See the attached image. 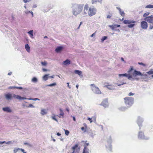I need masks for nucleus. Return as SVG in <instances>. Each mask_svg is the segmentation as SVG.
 Returning <instances> with one entry per match:
<instances>
[{"instance_id":"nucleus-24","label":"nucleus","mask_w":153,"mask_h":153,"mask_svg":"<svg viewBox=\"0 0 153 153\" xmlns=\"http://www.w3.org/2000/svg\"><path fill=\"white\" fill-rule=\"evenodd\" d=\"M89 149H88L84 148L82 153H89Z\"/></svg>"},{"instance_id":"nucleus-40","label":"nucleus","mask_w":153,"mask_h":153,"mask_svg":"<svg viewBox=\"0 0 153 153\" xmlns=\"http://www.w3.org/2000/svg\"><path fill=\"white\" fill-rule=\"evenodd\" d=\"M20 150V149L19 148H17V149H14L13 150V152L14 153H15L17 152V151L19 150Z\"/></svg>"},{"instance_id":"nucleus-36","label":"nucleus","mask_w":153,"mask_h":153,"mask_svg":"<svg viewBox=\"0 0 153 153\" xmlns=\"http://www.w3.org/2000/svg\"><path fill=\"white\" fill-rule=\"evenodd\" d=\"M107 38V36H104L102 37V38L101 39V40L102 42H103V41L105 39H106Z\"/></svg>"},{"instance_id":"nucleus-62","label":"nucleus","mask_w":153,"mask_h":153,"mask_svg":"<svg viewBox=\"0 0 153 153\" xmlns=\"http://www.w3.org/2000/svg\"><path fill=\"white\" fill-rule=\"evenodd\" d=\"M29 106L30 107H33V105L32 104H30Z\"/></svg>"},{"instance_id":"nucleus-26","label":"nucleus","mask_w":153,"mask_h":153,"mask_svg":"<svg viewBox=\"0 0 153 153\" xmlns=\"http://www.w3.org/2000/svg\"><path fill=\"white\" fill-rule=\"evenodd\" d=\"M60 113L59 114V117H61L62 116L63 117L64 115V113L63 112L62 110L61 109H60Z\"/></svg>"},{"instance_id":"nucleus-14","label":"nucleus","mask_w":153,"mask_h":153,"mask_svg":"<svg viewBox=\"0 0 153 153\" xmlns=\"http://www.w3.org/2000/svg\"><path fill=\"white\" fill-rule=\"evenodd\" d=\"M109 27H110L112 30H114V29L117 27H120V25H109Z\"/></svg>"},{"instance_id":"nucleus-4","label":"nucleus","mask_w":153,"mask_h":153,"mask_svg":"<svg viewBox=\"0 0 153 153\" xmlns=\"http://www.w3.org/2000/svg\"><path fill=\"white\" fill-rule=\"evenodd\" d=\"M144 20L147 22H148L152 24V25H150L149 26V29H152L153 28V15H152L151 16H148L144 18Z\"/></svg>"},{"instance_id":"nucleus-18","label":"nucleus","mask_w":153,"mask_h":153,"mask_svg":"<svg viewBox=\"0 0 153 153\" xmlns=\"http://www.w3.org/2000/svg\"><path fill=\"white\" fill-rule=\"evenodd\" d=\"M63 48L61 46H59L57 47L55 49V51L56 52H60L62 49Z\"/></svg>"},{"instance_id":"nucleus-30","label":"nucleus","mask_w":153,"mask_h":153,"mask_svg":"<svg viewBox=\"0 0 153 153\" xmlns=\"http://www.w3.org/2000/svg\"><path fill=\"white\" fill-rule=\"evenodd\" d=\"M149 14L150 13L149 12H146L143 15V17L145 18L147 17V16H148Z\"/></svg>"},{"instance_id":"nucleus-21","label":"nucleus","mask_w":153,"mask_h":153,"mask_svg":"<svg viewBox=\"0 0 153 153\" xmlns=\"http://www.w3.org/2000/svg\"><path fill=\"white\" fill-rule=\"evenodd\" d=\"M102 0H92L91 3L94 4L97 2H101Z\"/></svg>"},{"instance_id":"nucleus-3","label":"nucleus","mask_w":153,"mask_h":153,"mask_svg":"<svg viewBox=\"0 0 153 153\" xmlns=\"http://www.w3.org/2000/svg\"><path fill=\"white\" fill-rule=\"evenodd\" d=\"M124 102L125 104L130 107L133 104L134 102V98L132 97H126L124 98Z\"/></svg>"},{"instance_id":"nucleus-7","label":"nucleus","mask_w":153,"mask_h":153,"mask_svg":"<svg viewBox=\"0 0 153 153\" xmlns=\"http://www.w3.org/2000/svg\"><path fill=\"white\" fill-rule=\"evenodd\" d=\"M91 86H92L91 89L96 94H100L101 93V91L99 88L96 87L95 85L94 84H91Z\"/></svg>"},{"instance_id":"nucleus-44","label":"nucleus","mask_w":153,"mask_h":153,"mask_svg":"<svg viewBox=\"0 0 153 153\" xmlns=\"http://www.w3.org/2000/svg\"><path fill=\"white\" fill-rule=\"evenodd\" d=\"M126 77H128V79H129L132 78V76L130 75V74H128V76H127Z\"/></svg>"},{"instance_id":"nucleus-25","label":"nucleus","mask_w":153,"mask_h":153,"mask_svg":"<svg viewBox=\"0 0 153 153\" xmlns=\"http://www.w3.org/2000/svg\"><path fill=\"white\" fill-rule=\"evenodd\" d=\"M48 74H45L44 75L43 77V79L45 81L47 80L48 79Z\"/></svg>"},{"instance_id":"nucleus-11","label":"nucleus","mask_w":153,"mask_h":153,"mask_svg":"<svg viewBox=\"0 0 153 153\" xmlns=\"http://www.w3.org/2000/svg\"><path fill=\"white\" fill-rule=\"evenodd\" d=\"M143 121V120L142 118L140 117H138L137 119V123L140 127L142 126V123Z\"/></svg>"},{"instance_id":"nucleus-13","label":"nucleus","mask_w":153,"mask_h":153,"mask_svg":"<svg viewBox=\"0 0 153 153\" xmlns=\"http://www.w3.org/2000/svg\"><path fill=\"white\" fill-rule=\"evenodd\" d=\"M134 76H143V75L140 71H137L136 70H134L133 73Z\"/></svg>"},{"instance_id":"nucleus-33","label":"nucleus","mask_w":153,"mask_h":153,"mask_svg":"<svg viewBox=\"0 0 153 153\" xmlns=\"http://www.w3.org/2000/svg\"><path fill=\"white\" fill-rule=\"evenodd\" d=\"M28 33L31 35L30 36L31 37H32L33 36V30H30L28 32Z\"/></svg>"},{"instance_id":"nucleus-58","label":"nucleus","mask_w":153,"mask_h":153,"mask_svg":"<svg viewBox=\"0 0 153 153\" xmlns=\"http://www.w3.org/2000/svg\"><path fill=\"white\" fill-rule=\"evenodd\" d=\"M73 120L74 121H75L76 120V119H75V117H73Z\"/></svg>"},{"instance_id":"nucleus-32","label":"nucleus","mask_w":153,"mask_h":153,"mask_svg":"<svg viewBox=\"0 0 153 153\" xmlns=\"http://www.w3.org/2000/svg\"><path fill=\"white\" fill-rule=\"evenodd\" d=\"M32 81L33 82H36L37 81V79L36 77H34L32 78Z\"/></svg>"},{"instance_id":"nucleus-48","label":"nucleus","mask_w":153,"mask_h":153,"mask_svg":"<svg viewBox=\"0 0 153 153\" xmlns=\"http://www.w3.org/2000/svg\"><path fill=\"white\" fill-rule=\"evenodd\" d=\"M134 94L131 93V92H130L128 94V96H133L134 95Z\"/></svg>"},{"instance_id":"nucleus-10","label":"nucleus","mask_w":153,"mask_h":153,"mask_svg":"<svg viewBox=\"0 0 153 153\" xmlns=\"http://www.w3.org/2000/svg\"><path fill=\"white\" fill-rule=\"evenodd\" d=\"M138 137L140 139H147L148 138H146L144 136V133L142 131H140L139 132Z\"/></svg>"},{"instance_id":"nucleus-60","label":"nucleus","mask_w":153,"mask_h":153,"mask_svg":"<svg viewBox=\"0 0 153 153\" xmlns=\"http://www.w3.org/2000/svg\"><path fill=\"white\" fill-rule=\"evenodd\" d=\"M33 7H34V8L36 7H37V6L36 4L34 5H33Z\"/></svg>"},{"instance_id":"nucleus-53","label":"nucleus","mask_w":153,"mask_h":153,"mask_svg":"<svg viewBox=\"0 0 153 153\" xmlns=\"http://www.w3.org/2000/svg\"><path fill=\"white\" fill-rule=\"evenodd\" d=\"M111 17V16L110 15H108L107 16V18H110Z\"/></svg>"},{"instance_id":"nucleus-31","label":"nucleus","mask_w":153,"mask_h":153,"mask_svg":"<svg viewBox=\"0 0 153 153\" xmlns=\"http://www.w3.org/2000/svg\"><path fill=\"white\" fill-rule=\"evenodd\" d=\"M86 142H87V141H86L85 142V143L84 144V148L88 149L87 148V147L89 145V143H87Z\"/></svg>"},{"instance_id":"nucleus-64","label":"nucleus","mask_w":153,"mask_h":153,"mask_svg":"<svg viewBox=\"0 0 153 153\" xmlns=\"http://www.w3.org/2000/svg\"><path fill=\"white\" fill-rule=\"evenodd\" d=\"M24 144L25 145H27L28 144L27 143H24Z\"/></svg>"},{"instance_id":"nucleus-1","label":"nucleus","mask_w":153,"mask_h":153,"mask_svg":"<svg viewBox=\"0 0 153 153\" xmlns=\"http://www.w3.org/2000/svg\"><path fill=\"white\" fill-rule=\"evenodd\" d=\"M97 11V9L94 7H89L88 4H86L84 6L82 14L84 16L91 17L95 15Z\"/></svg>"},{"instance_id":"nucleus-16","label":"nucleus","mask_w":153,"mask_h":153,"mask_svg":"<svg viewBox=\"0 0 153 153\" xmlns=\"http://www.w3.org/2000/svg\"><path fill=\"white\" fill-rule=\"evenodd\" d=\"M117 8L119 10L121 16L123 17L125 15V13L123 11H121L120 8L119 7H117Z\"/></svg>"},{"instance_id":"nucleus-45","label":"nucleus","mask_w":153,"mask_h":153,"mask_svg":"<svg viewBox=\"0 0 153 153\" xmlns=\"http://www.w3.org/2000/svg\"><path fill=\"white\" fill-rule=\"evenodd\" d=\"M81 129L82 131H84V132H85L86 131V129L83 127L81 128Z\"/></svg>"},{"instance_id":"nucleus-20","label":"nucleus","mask_w":153,"mask_h":153,"mask_svg":"<svg viewBox=\"0 0 153 153\" xmlns=\"http://www.w3.org/2000/svg\"><path fill=\"white\" fill-rule=\"evenodd\" d=\"M25 48L26 51L28 52H30V48L29 45L28 44L25 45Z\"/></svg>"},{"instance_id":"nucleus-19","label":"nucleus","mask_w":153,"mask_h":153,"mask_svg":"<svg viewBox=\"0 0 153 153\" xmlns=\"http://www.w3.org/2000/svg\"><path fill=\"white\" fill-rule=\"evenodd\" d=\"M104 87L107 88L109 90H112L113 89L112 85L108 84H107V85H105Z\"/></svg>"},{"instance_id":"nucleus-27","label":"nucleus","mask_w":153,"mask_h":153,"mask_svg":"<svg viewBox=\"0 0 153 153\" xmlns=\"http://www.w3.org/2000/svg\"><path fill=\"white\" fill-rule=\"evenodd\" d=\"M145 8H153V5L149 4L146 6Z\"/></svg>"},{"instance_id":"nucleus-51","label":"nucleus","mask_w":153,"mask_h":153,"mask_svg":"<svg viewBox=\"0 0 153 153\" xmlns=\"http://www.w3.org/2000/svg\"><path fill=\"white\" fill-rule=\"evenodd\" d=\"M82 22H80V25H79V26H78V27L77 28V29H79V28L80 26L82 24Z\"/></svg>"},{"instance_id":"nucleus-12","label":"nucleus","mask_w":153,"mask_h":153,"mask_svg":"<svg viewBox=\"0 0 153 153\" xmlns=\"http://www.w3.org/2000/svg\"><path fill=\"white\" fill-rule=\"evenodd\" d=\"M12 97H13L15 99H19L20 100H24V99H26V98L22 97L20 96H19V95H16L15 94H13V96H12Z\"/></svg>"},{"instance_id":"nucleus-2","label":"nucleus","mask_w":153,"mask_h":153,"mask_svg":"<svg viewBox=\"0 0 153 153\" xmlns=\"http://www.w3.org/2000/svg\"><path fill=\"white\" fill-rule=\"evenodd\" d=\"M83 4H79L77 5L76 8L73 10V13L75 16H76L81 13L84 8Z\"/></svg>"},{"instance_id":"nucleus-15","label":"nucleus","mask_w":153,"mask_h":153,"mask_svg":"<svg viewBox=\"0 0 153 153\" xmlns=\"http://www.w3.org/2000/svg\"><path fill=\"white\" fill-rule=\"evenodd\" d=\"M3 110L4 111L8 112H12L11 110L9 107H8L3 108Z\"/></svg>"},{"instance_id":"nucleus-35","label":"nucleus","mask_w":153,"mask_h":153,"mask_svg":"<svg viewBox=\"0 0 153 153\" xmlns=\"http://www.w3.org/2000/svg\"><path fill=\"white\" fill-rule=\"evenodd\" d=\"M41 63L43 66H46L47 65V63L45 61H44V62H42Z\"/></svg>"},{"instance_id":"nucleus-34","label":"nucleus","mask_w":153,"mask_h":153,"mask_svg":"<svg viewBox=\"0 0 153 153\" xmlns=\"http://www.w3.org/2000/svg\"><path fill=\"white\" fill-rule=\"evenodd\" d=\"M9 88L12 89V88H17V89H22V88L21 87H10Z\"/></svg>"},{"instance_id":"nucleus-9","label":"nucleus","mask_w":153,"mask_h":153,"mask_svg":"<svg viewBox=\"0 0 153 153\" xmlns=\"http://www.w3.org/2000/svg\"><path fill=\"white\" fill-rule=\"evenodd\" d=\"M140 26L143 29H146L148 27V24L146 21H143L140 23Z\"/></svg>"},{"instance_id":"nucleus-29","label":"nucleus","mask_w":153,"mask_h":153,"mask_svg":"<svg viewBox=\"0 0 153 153\" xmlns=\"http://www.w3.org/2000/svg\"><path fill=\"white\" fill-rule=\"evenodd\" d=\"M147 73L149 75L153 74V69H151L149 71L147 72Z\"/></svg>"},{"instance_id":"nucleus-28","label":"nucleus","mask_w":153,"mask_h":153,"mask_svg":"<svg viewBox=\"0 0 153 153\" xmlns=\"http://www.w3.org/2000/svg\"><path fill=\"white\" fill-rule=\"evenodd\" d=\"M75 73L79 75H81L82 74V72L81 71L79 70H76L75 71Z\"/></svg>"},{"instance_id":"nucleus-43","label":"nucleus","mask_w":153,"mask_h":153,"mask_svg":"<svg viewBox=\"0 0 153 153\" xmlns=\"http://www.w3.org/2000/svg\"><path fill=\"white\" fill-rule=\"evenodd\" d=\"M138 64L139 65H142L144 66H146V65L145 64L142 62H138Z\"/></svg>"},{"instance_id":"nucleus-52","label":"nucleus","mask_w":153,"mask_h":153,"mask_svg":"<svg viewBox=\"0 0 153 153\" xmlns=\"http://www.w3.org/2000/svg\"><path fill=\"white\" fill-rule=\"evenodd\" d=\"M32 100H39V99L37 98H35L34 99H32Z\"/></svg>"},{"instance_id":"nucleus-56","label":"nucleus","mask_w":153,"mask_h":153,"mask_svg":"<svg viewBox=\"0 0 153 153\" xmlns=\"http://www.w3.org/2000/svg\"><path fill=\"white\" fill-rule=\"evenodd\" d=\"M12 72H10L8 73V75H11L12 74Z\"/></svg>"},{"instance_id":"nucleus-5","label":"nucleus","mask_w":153,"mask_h":153,"mask_svg":"<svg viewBox=\"0 0 153 153\" xmlns=\"http://www.w3.org/2000/svg\"><path fill=\"white\" fill-rule=\"evenodd\" d=\"M136 22V21L134 20H125L123 21V23L125 24H128V26L129 28H131L133 27L135 25V24H134V23Z\"/></svg>"},{"instance_id":"nucleus-46","label":"nucleus","mask_w":153,"mask_h":153,"mask_svg":"<svg viewBox=\"0 0 153 153\" xmlns=\"http://www.w3.org/2000/svg\"><path fill=\"white\" fill-rule=\"evenodd\" d=\"M30 13L32 15V17H33V12L32 11L30 12V11H29L27 12V13Z\"/></svg>"},{"instance_id":"nucleus-55","label":"nucleus","mask_w":153,"mask_h":153,"mask_svg":"<svg viewBox=\"0 0 153 153\" xmlns=\"http://www.w3.org/2000/svg\"><path fill=\"white\" fill-rule=\"evenodd\" d=\"M21 151L23 152V153H25L26 152H25V150H24V149H21Z\"/></svg>"},{"instance_id":"nucleus-63","label":"nucleus","mask_w":153,"mask_h":153,"mask_svg":"<svg viewBox=\"0 0 153 153\" xmlns=\"http://www.w3.org/2000/svg\"><path fill=\"white\" fill-rule=\"evenodd\" d=\"M76 88H77V89H78V87H79V85H76Z\"/></svg>"},{"instance_id":"nucleus-42","label":"nucleus","mask_w":153,"mask_h":153,"mask_svg":"<svg viewBox=\"0 0 153 153\" xmlns=\"http://www.w3.org/2000/svg\"><path fill=\"white\" fill-rule=\"evenodd\" d=\"M56 85V83H53L52 84H50L48 85V86H55Z\"/></svg>"},{"instance_id":"nucleus-6","label":"nucleus","mask_w":153,"mask_h":153,"mask_svg":"<svg viewBox=\"0 0 153 153\" xmlns=\"http://www.w3.org/2000/svg\"><path fill=\"white\" fill-rule=\"evenodd\" d=\"M71 149L73 150V152L68 153H79L80 150V147L78 144H76L72 147Z\"/></svg>"},{"instance_id":"nucleus-47","label":"nucleus","mask_w":153,"mask_h":153,"mask_svg":"<svg viewBox=\"0 0 153 153\" xmlns=\"http://www.w3.org/2000/svg\"><path fill=\"white\" fill-rule=\"evenodd\" d=\"M31 0H23V1L25 3H27L30 1Z\"/></svg>"},{"instance_id":"nucleus-61","label":"nucleus","mask_w":153,"mask_h":153,"mask_svg":"<svg viewBox=\"0 0 153 153\" xmlns=\"http://www.w3.org/2000/svg\"><path fill=\"white\" fill-rule=\"evenodd\" d=\"M67 84H68V87L70 88V87H69V82H68L67 83Z\"/></svg>"},{"instance_id":"nucleus-54","label":"nucleus","mask_w":153,"mask_h":153,"mask_svg":"<svg viewBox=\"0 0 153 153\" xmlns=\"http://www.w3.org/2000/svg\"><path fill=\"white\" fill-rule=\"evenodd\" d=\"M42 70L43 71H47L48 70L45 68H43Z\"/></svg>"},{"instance_id":"nucleus-59","label":"nucleus","mask_w":153,"mask_h":153,"mask_svg":"<svg viewBox=\"0 0 153 153\" xmlns=\"http://www.w3.org/2000/svg\"><path fill=\"white\" fill-rule=\"evenodd\" d=\"M121 60L122 61L125 62V61H124V59H123V57H121Z\"/></svg>"},{"instance_id":"nucleus-37","label":"nucleus","mask_w":153,"mask_h":153,"mask_svg":"<svg viewBox=\"0 0 153 153\" xmlns=\"http://www.w3.org/2000/svg\"><path fill=\"white\" fill-rule=\"evenodd\" d=\"M119 76L120 77L121 76H124L127 77V76H128V74H119Z\"/></svg>"},{"instance_id":"nucleus-38","label":"nucleus","mask_w":153,"mask_h":153,"mask_svg":"<svg viewBox=\"0 0 153 153\" xmlns=\"http://www.w3.org/2000/svg\"><path fill=\"white\" fill-rule=\"evenodd\" d=\"M65 131V134L66 135H68L69 134V131L67 130H64Z\"/></svg>"},{"instance_id":"nucleus-8","label":"nucleus","mask_w":153,"mask_h":153,"mask_svg":"<svg viewBox=\"0 0 153 153\" xmlns=\"http://www.w3.org/2000/svg\"><path fill=\"white\" fill-rule=\"evenodd\" d=\"M100 105L103 106L105 108L108 107V99L106 98L104 99L102 101Z\"/></svg>"},{"instance_id":"nucleus-17","label":"nucleus","mask_w":153,"mask_h":153,"mask_svg":"<svg viewBox=\"0 0 153 153\" xmlns=\"http://www.w3.org/2000/svg\"><path fill=\"white\" fill-rule=\"evenodd\" d=\"M5 97L7 99L9 100L12 97V95L11 94H7L5 95Z\"/></svg>"},{"instance_id":"nucleus-39","label":"nucleus","mask_w":153,"mask_h":153,"mask_svg":"<svg viewBox=\"0 0 153 153\" xmlns=\"http://www.w3.org/2000/svg\"><path fill=\"white\" fill-rule=\"evenodd\" d=\"M133 70V67L132 66L130 67V68L128 71V73H130L131 71Z\"/></svg>"},{"instance_id":"nucleus-57","label":"nucleus","mask_w":153,"mask_h":153,"mask_svg":"<svg viewBox=\"0 0 153 153\" xmlns=\"http://www.w3.org/2000/svg\"><path fill=\"white\" fill-rule=\"evenodd\" d=\"M58 136H60L61 134L59 133H57L56 134Z\"/></svg>"},{"instance_id":"nucleus-50","label":"nucleus","mask_w":153,"mask_h":153,"mask_svg":"<svg viewBox=\"0 0 153 153\" xmlns=\"http://www.w3.org/2000/svg\"><path fill=\"white\" fill-rule=\"evenodd\" d=\"M88 120L90 121V123H91L92 122V120H91V119L89 117L88 118Z\"/></svg>"},{"instance_id":"nucleus-23","label":"nucleus","mask_w":153,"mask_h":153,"mask_svg":"<svg viewBox=\"0 0 153 153\" xmlns=\"http://www.w3.org/2000/svg\"><path fill=\"white\" fill-rule=\"evenodd\" d=\"M41 113L42 115H44L47 114V112L44 109H42L41 110Z\"/></svg>"},{"instance_id":"nucleus-41","label":"nucleus","mask_w":153,"mask_h":153,"mask_svg":"<svg viewBox=\"0 0 153 153\" xmlns=\"http://www.w3.org/2000/svg\"><path fill=\"white\" fill-rule=\"evenodd\" d=\"M55 115H54V116L52 117V118L53 120H55V121H56V122H58V120H57V119H56L55 118Z\"/></svg>"},{"instance_id":"nucleus-49","label":"nucleus","mask_w":153,"mask_h":153,"mask_svg":"<svg viewBox=\"0 0 153 153\" xmlns=\"http://www.w3.org/2000/svg\"><path fill=\"white\" fill-rule=\"evenodd\" d=\"M96 31L94 33H93V34H92L90 36L91 37H93L94 36H95V33L96 32Z\"/></svg>"},{"instance_id":"nucleus-22","label":"nucleus","mask_w":153,"mask_h":153,"mask_svg":"<svg viewBox=\"0 0 153 153\" xmlns=\"http://www.w3.org/2000/svg\"><path fill=\"white\" fill-rule=\"evenodd\" d=\"M70 61L68 59H66L63 62V64L65 65H68L70 64Z\"/></svg>"}]
</instances>
